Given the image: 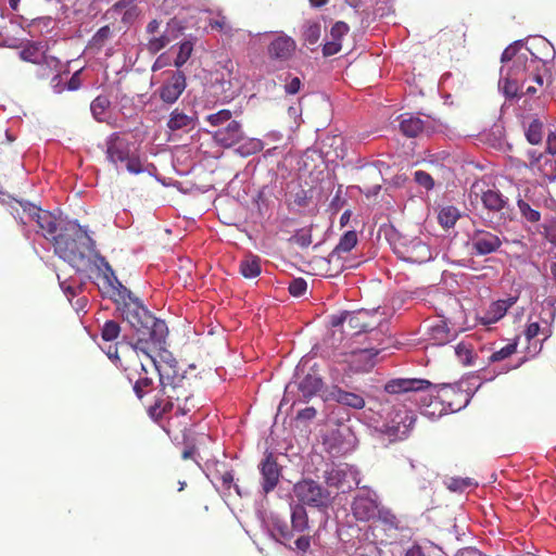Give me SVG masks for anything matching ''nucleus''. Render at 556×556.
Wrapping results in <instances>:
<instances>
[{"label": "nucleus", "instance_id": "obj_1", "mask_svg": "<svg viewBox=\"0 0 556 556\" xmlns=\"http://www.w3.org/2000/svg\"><path fill=\"white\" fill-rule=\"evenodd\" d=\"M105 271L103 278L113 291L114 301L124 321H126L137 333V340L130 344L134 351L146 353L151 359L154 353L162 349L168 329L164 320L154 317L139 301L134 296L116 277L111 265L101 260Z\"/></svg>", "mask_w": 556, "mask_h": 556}, {"label": "nucleus", "instance_id": "obj_2", "mask_svg": "<svg viewBox=\"0 0 556 556\" xmlns=\"http://www.w3.org/2000/svg\"><path fill=\"white\" fill-rule=\"evenodd\" d=\"M105 271L103 278L113 291L114 301L124 321H126L137 333V340L130 344L134 351L146 353L151 359L154 353L162 349L168 329L164 320L154 317L139 301L134 296L116 277L111 265L101 260Z\"/></svg>", "mask_w": 556, "mask_h": 556}, {"label": "nucleus", "instance_id": "obj_3", "mask_svg": "<svg viewBox=\"0 0 556 556\" xmlns=\"http://www.w3.org/2000/svg\"><path fill=\"white\" fill-rule=\"evenodd\" d=\"M521 47L522 41H515L501 56L504 65L501 68L498 88L509 99L517 98L521 81L531 79L539 87H542L544 81L542 72L545 71V63L529 49L519 52Z\"/></svg>", "mask_w": 556, "mask_h": 556}, {"label": "nucleus", "instance_id": "obj_4", "mask_svg": "<svg viewBox=\"0 0 556 556\" xmlns=\"http://www.w3.org/2000/svg\"><path fill=\"white\" fill-rule=\"evenodd\" d=\"M93 240L76 222H66L64 232L53 242L54 252L72 267L79 270L87 263L86 251L93 248Z\"/></svg>", "mask_w": 556, "mask_h": 556}, {"label": "nucleus", "instance_id": "obj_5", "mask_svg": "<svg viewBox=\"0 0 556 556\" xmlns=\"http://www.w3.org/2000/svg\"><path fill=\"white\" fill-rule=\"evenodd\" d=\"M365 343H351L344 362L353 374L368 372L376 363L378 354L386 349L382 330H374L366 337Z\"/></svg>", "mask_w": 556, "mask_h": 556}, {"label": "nucleus", "instance_id": "obj_6", "mask_svg": "<svg viewBox=\"0 0 556 556\" xmlns=\"http://www.w3.org/2000/svg\"><path fill=\"white\" fill-rule=\"evenodd\" d=\"M14 217L25 227L28 223L35 222L38 226V233L46 239L55 241L59 238L58 231L64 232L66 223L56 217L49 211H43L40 207L29 202H18V206L14 207Z\"/></svg>", "mask_w": 556, "mask_h": 556}, {"label": "nucleus", "instance_id": "obj_7", "mask_svg": "<svg viewBox=\"0 0 556 556\" xmlns=\"http://www.w3.org/2000/svg\"><path fill=\"white\" fill-rule=\"evenodd\" d=\"M106 159L118 167V163H125L126 169L131 174H140L143 172L141 162L138 156L131 153L130 142L119 132H113L105 141Z\"/></svg>", "mask_w": 556, "mask_h": 556}, {"label": "nucleus", "instance_id": "obj_8", "mask_svg": "<svg viewBox=\"0 0 556 556\" xmlns=\"http://www.w3.org/2000/svg\"><path fill=\"white\" fill-rule=\"evenodd\" d=\"M369 317L368 312L359 311V312H344L339 316H332L331 325L333 327L341 326L342 331L348 336H351V343H365L368 340L367 336L376 328H369V324L367 319Z\"/></svg>", "mask_w": 556, "mask_h": 556}, {"label": "nucleus", "instance_id": "obj_9", "mask_svg": "<svg viewBox=\"0 0 556 556\" xmlns=\"http://www.w3.org/2000/svg\"><path fill=\"white\" fill-rule=\"evenodd\" d=\"M160 26L161 23L157 20H152L146 28L147 34L149 35L147 50L153 54L157 53L172 41L177 39L184 30L181 22L177 18H170L163 30L160 29Z\"/></svg>", "mask_w": 556, "mask_h": 556}, {"label": "nucleus", "instance_id": "obj_10", "mask_svg": "<svg viewBox=\"0 0 556 556\" xmlns=\"http://www.w3.org/2000/svg\"><path fill=\"white\" fill-rule=\"evenodd\" d=\"M293 493L300 503L316 508H327L333 500L329 490L312 479H304L295 483Z\"/></svg>", "mask_w": 556, "mask_h": 556}, {"label": "nucleus", "instance_id": "obj_11", "mask_svg": "<svg viewBox=\"0 0 556 556\" xmlns=\"http://www.w3.org/2000/svg\"><path fill=\"white\" fill-rule=\"evenodd\" d=\"M545 201L544 193L534 186L525 188L523 193L517 197V206L521 218L530 224H538L541 220V208Z\"/></svg>", "mask_w": 556, "mask_h": 556}, {"label": "nucleus", "instance_id": "obj_12", "mask_svg": "<svg viewBox=\"0 0 556 556\" xmlns=\"http://www.w3.org/2000/svg\"><path fill=\"white\" fill-rule=\"evenodd\" d=\"M328 486L336 488L345 493L359 483L358 470L348 464H340L327 469L324 475Z\"/></svg>", "mask_w": 556, "mask_h": 556}, {"label": "nucleus", "instance_id": "obj_13", "mask_svg": "<svg viewBox=\"0 0 556 556\" xmlns=\"http://www.w3.org/2000/svg\"><path fill=\"white\" fill-rule=\"evenodd\" d=\"M528 163L523 162L522 166L529 168L533 175L538 176L542 181H556V157L538 152L534 149L527 152Z\"/></svg>", "mask_w": 556, "mask_h": 556}, {"label": "nucleus", "instance_id": "obj_14", "mask_svg": "<svg viewBox=\"0 0 556 556\" xmlns=\"http://www.w3.org/2000/svg\"><path fill=\"white\" fill-rule=\"evenodd\" d=\"M379 507L377 493L369 489L359 492L352 503L353 515L357 520L368 521L376 517Z\"/></svg>", "mask_w": 556, "mask_h": 556}, {"label": "nucleus", "instance_id": "obj_15", "mask_svg": "<svg viewBox=\"0 0 556 556\" xmlns=\"http://www.w3.org/2000/svg\"><path fill=\"white\" fill-rule=\"evenodd\" d=\"M469 242L473 254L483 256L496 252L501 245L500 237L484 229H476L469 236Z\"/></svg>", "mask_w": 556, "mask_h": 556}, {"label": "nucleus", "instance_id": "obj_16", "mask_svg": "<svg viewBox=\"0 0 556 556\" xmlns=\"http://www.w3.org/2000/svg\"><path fill=\"white\" fill-rule=\"evenodd\" d=\"M261 486L265 494L271 492L278 484L281 472L273 453H268L258 464Z\"/></svg>", "mask_w": 556, "mask_h": 556}, {"label": "nucleus", "instance_id": "obj_17", "mask_svg": "<svg viewBox=\"0 0 556 556\" xmlns=\"http://www.w3.org/2000/svg\"><path fill=\"white\" fill-rule=\"evenodd\" d=\"M187 87L186 76L181 71L175 72L155 93L167 105L174 104Z\"/></svg>", "mask_w": 556, "mask_h": 556}, {"label": "nucleus", "instance_id": "obj_18", "mask_svg": "<svg viewBox=\"0 0 556 556\" xmlns=\"http://www.w3.org/2000/svg\"><path fill=\"white\" fill-rule=\"evenodd\" d=\"M434 389V386L426 379L395 378L388 381L384 391L389 394H405Z\"/></svg>", "mask_w": 556, "mask_h": 556}, {"label": "nucleus", "instance_id": "obj_19", "mask_svg": "<svg viewBox=\"0 0 556 556\" xmlns=\"http://www.w3.org/2000/svg\"><path fill=\"white\" fill-rule=\"evenodd\" d=\"M295 49V41L281 33L269 43L267 53L270 60L283 63L292 58Z\"/></svg>", "mask_w": 556, "mask_h": 556}, {"label": "nucleus", "instance_id": "obj_20", "mask_svg": "<svg viewBox=\"0 0 556 556\" xmlns=\"http://www.w3.org/2000/svg\"><path fill=\"white\" fill-rule=\"evenodd\" d=\"M483 207L491 213H500L503 217L510 218L509 200L495 189H488L481 194Z\"/></svg>", "mask_w": 556, "mask_h": 556}, {"label": "nucleus", "instance_id": "obj_21", "mask_svg": "<svg viewBox=\"0 0 556 556\" xmlns=\"http://www.w3.org/2000/svg\"><path fill=\"white\" fill-rule=\"evenodd\" d=\"M242 126L237 121H230L224 128L214 132V140L225 147L230 148L243 139Z\"/></svg>", "mask_w": 556, "mask_h": 556}, {"label": "nucleus", "instance_id": "obj_22", "mask_svg": "<svg viewBox=\"0 0 556 556\" xmlns=\"http://www.w3.org/2000/svg\"><path fill=\"white\" fill-rule=\"evenodd\" d=\"M400 130L404 136L415 138L421 134H431L433 128L428 122L406 113L401 115Z\"/></svg>", "mask_w": 556, "mask_h": 556}, {"label": "nucleus", "instance_id": "obj_23", "mask_svg": "<svg viewBox=\"0 0 556 556\" xmlns=\"http://www.w3.org/2000/svg\"><path fill=\"white\" fill-rule=\"evenodd\" d=\"M330 397L338 404L353 409H362L365 407V399L361 394L345 391L338 387L331 390Z\"/></svg>", "mask_w": 556, "mask_h": 556}, {"label": "nucleus", "instance_id": "obj_24", "mask_svg": "<svg viewBox=\"0 0 556 556\" xmlns=\"http://www.w3.org/2000/svg\"><path fill=\"white\" fill-rule=\"evenodd\" d=\"M415 421L414 414L405 412V415L400 417L399 421L392 420V425L388 426V433L396 440H404L408 437Z\"/></svg>", "mask_w": 556, "mask_h": 556}, {"label": "nucleus", "instance_id": "obj_25", "mask_svg": "<svg viewBox=\"0 0 556 556\" xmlns=\"http://www.w3.org/2000/svg\"><path fill=\"white\" fill-rule=\"evenodd\" d=\"M323 379L317 374H307L298 384V390L304 401L315 396L323 388Z\"/></svg>", "mask_w": 556, "mask_h": 556}, {"label": "nucleus", "instance_id": "obj_26", "mask_svg": "<svg viewBox=\"0 0 556 556\" xmlns=\"http://www.w3.org/2000/svg\"><path fill=\"white\" fill-rule=\"evenodd\" d=\"M195 121L197 118L194 115H187L176 109L169 115L167 127L172 131H190L195 127Z\"/></svg>", "mask_w": 556, "mask_h": 556}, {"label": "nucleus", "instance_id": "obj_27", "mask_svg": "<svg viewBox=\"0 0 556 556\" xmlns=\"http://www.w3.org/2000/svg\"><path fill=\"white\" fill-rule=\"evenodd\" d=\"M46 46L41 42H28L20 51V58L25 62L41 64L45 60Z\"/></svg>", "mask_w": 556, "mask_h": 556}, {"label": "nucleus", "instance_id": "obj_28", "mask_svg": "<svg viewBox=\"0 0 556 556\" xmlns=\"http://www.w3.org/2000/svg\"><path fill=\"white\" fill-rule=\"evenodd\" d=\"M454 337L455 333L451 331L446 323L443 320L433 325L429 331V340L435 345H444L452 341Z\"/></svg>", "mask_w": 556, "mask_h": 556}, {"label": "nucleus", "instance_id": "obj_29", "mask_svg": "<svg viewBox=\"0 0 556 556\" xmlns=\"http://www.w3.org/2000/svg\"><path fill=\"white\" fill-rule=\"evenodd\" d=\"M401 257L412 263H421L430 260L431 254L428 245L419 240H415L412 241L410 248L407 250L406 254H403Z\"/></svg>", "mask_w": 556, "mask_h": 556}, {"label": "nucleus", "instance_id": "obj_30", "mask_svg": "<svg viewBox=\"0 0 556 556\" xmlns=\"http://www.w3.org/2000/svg\"><path fill=\"white\" fill-rule=\"evenodd\" d=\"M140 371L138 372V378L134 384V392L138 399H142L144 394H147L153 384V380L149 378L148 375V365L140 359L139 362Z\"/></svg>", "mask_w": 556, "mask_h": 556}, {"label": "nucleus", "instance_id": "obj_31", "mask_svg": "<svg viewBox=\"0 0 556 556\" xmlns=\"http://www.w3.org/2000/svg\"><path fill=\"white\" fill-rule=\"evenodd\" d=\"M291 526L293 533H303L308 530V517L303 505L296 504L291 506Z\"/></svg>", "mask_w": 556, "mask_h": 556}, {"label": "nucleus", "instance_id": "obj_32", "mask_svg": "<svg viewBox=\"0 0 556 556\" xmlns=\"http://www.w3.org/2000/svg\"><path fill=\"white\" fill-rule=\"evenodd\" d=\"M357 243V233L354 230L346 231L329 255V261L340 258L342 253L350 252Z\"/></svg>", "mask_w": 556, "mask_h": 556}, {"label": "nucleus", "instance_id": "obj_33", "mask_svg": "<svg viewBox=\"0 0 556 556\" xmlns=\"http://www.w3.org/2000/svg\"><path fill=\"white\" fill-rule=\"evenodd\" d=\"M165 341H166V339L164 340L162 349L154 353V357H152V359L146 353H143V355L146 356V358L149 362V364L157 371V374L160 376V382H161V384L163 386V389H164V393H167L166 388L168 386H172L173 381H172V379L169 377V374L166 372L165 366L162 365L161 363H159V361H157V357L161 356L162 353H166V351H165Z\"/></svg>", "mask_w": 556, "mask_h": 556}, {"label": "nucleus", "instance_id": "obj_34", "mask_svg": "<svg viewBox=\"0 0 556 556\" xmlns=\"http://www.w3.org/2000/svg\"><path fill=\"white\" fill-rule=\"evenodd\" d=\"M137 333L136 331L134 330V334L132 337L128 338V337H124V340L123 342H119V343H116L115 345H112L110 344L108 346V350L105 351V354L108 355V357L113 361L116 365L119 363L121 358H119V355H118V346L123 348L124 345L127 346V352L128 353H131V354H136V356H139L140 354L143 355V352L141 351H134L130 342L132 341H136L137 340Z\"/></svg>", "mask_w": 556, "mask_h": 556}, {"label": "nucleus", "instance_id": "obj_35", "mask_svg": "<svg viewBox=\"0 0 556 556\" xmlns=\"http://www.w3.org/2000/svg\"><path fill=\"white\" fill-rule=\"evenodd\" d=\"M270 534L276 541L283 544L293 538L292 530H290L288 525L279 518H273L270 525Z\"/></svg>", "mask_w": 556, "mask_h": 556}, {"label": "nucleus", "instance_id": "obj_36", "mask_svg": "<svg viewBox=\"0 0 556 556\" xmlns=\"http://www.w3.org/2000/svg\"><path fill=\"white\" fill-rule=\"evenodd\" d=\"M462 214L455 206L448 205L440 210L438 214L439 224L446 229L453 228Z\"/></svg>", "mask_w": 556, "mask_h": 556}, {"label": "nucleus", "instance_id": "obj_37", "mask_svg": "<svg viewBox=\"0 0 556 556\" xmlns=\"http://www.w3.org/2000/svg\"><path fill=\"white\" fill-rule=\"evenodd\" d=\"M40 66V76L41 77H48L50 72L54 73H67V70L65 68L61 61L53 56L45 53V60H42L41 64H38Z\"/></svg>", "mask_w": 556, "mask_h": 556}, {"label": "nucleus", "instance_id": "obj_38", "mask_svg": "<svg viewBox=\"0 0 556 556\" xmlns=\"http://www.w3.org/2000/svg\"><path fill=\"white\" fill-rule=\"evenodd\" d=\"M240 273L245 278H255L261 274V260L258 256L250 255L241 261Z\"/></svg>", "mask_w": 556, "mask_h": 556}, {"label": "nucleus", "instance_id": "obj_39", "mask_svg": "<svg viewBox=\"0 0 556 556\" xmlns=\"http://www.w3.org/2000/svg\"><path fill=\"white\" fill-rule=\"evenodd\" d=\"M321 25L319 22L307 21L302 28V37L306 45H316L320 38Z\"/></svg>", "mask_w": 556, "mask_h": 556}, {"label": "nucleus", "instance_id": "obj_40", "mask_svg": "<svg viewBox=\"0 0 556 556\" xmlns=\"http://www.w3.org/2000/svg\"><path fill=\"white\" fill-rule=\"evenodd\" d=\"M193 47H194V39H192V38L185 39L184 41H181L179 43L177 56L174 60V65L177 68H180L181 66H184L187 63V61L190 59V56L193 52Z\"/></svg>", "mask_w": 556, "mask_h": 556}, {"label": "nucleus", "instance_id": "obj_41", "mask_svg": "<svg viewBox=\"0 0 556 556\" xmlns=\"http://www.w3.org/2000/svg\"><path fill=\"white\" fill-rule=\"evenodd\" d=\"M111 102L106 96H98L90 104L92 116L98 121L102 122L105 118V113L110 108Z\"/></svg>", "mask_w": 556, "mask_h": 556}, {"label": "nucleus", "instance_id": "obj_42", "mask_svg": "<svg viewBox=\"0 0 556 556\" xmlns=\"http://www.w3.org/2000/svg\"><path fill=\"white\" fill-rule=\"evenodd\" d=\"M526 137L531 144L540 143L543 138V124L538 119L532 121L526 130Z\"/></svg>", "mask_w": 556, "mask_h": 556}, {"label": "nucleus", "instance_id": "obj_43", "mask_svg": "<svg viewBox=\"0 0 556 556\" xmlns=\"http://www.w3.org/2000/svg\"><path fill=\"white\" fill-rule=\"evenodd\" d=\"M121 327L115 320H106L101 329V337L104 341L111 342L118 338Z\"/></svg>", "mask_w": 556, "mask_h": 556}, {"label": "nucleus", "instance_id": "obj_44", "mask_svg": "<svg viewBox=\"0 0 556 556\" xmlns=\"http://www.w3.org/2000/svg\"><path fill=\"white\" fill-rule=\"evenodd\" d=\"M510 303L507 301H497L490 306L488 323H494L501 319L507 312Z\"/></svg>", "mask_w": 556, "mask_h": 556}, {"label": "nucleus", "instance_id": "obj_45", "mask_svg": "<svg viewBox=\"0 0 556 556\" xmlns=\"http://www.w3.org/2000/svg\"><path fill=\"white\" fill-rule=\"evenodd\" d=\"M232 117V114L229 110H220L217 113H213L206 116V122L213 126L218 127L224 124H228Z\"/></svg>", "mask_w": 556, "mask_h": 556}, {"label": "nucleus", "instance_id": "obj_46", "mask_svg": "<svg viewBox=\"0 0 556 556\" xmlns=\"http://www.w3.org/2000/svg\"><path fill=\"white\" fill-rule=\"evenodd\" d=\"M455 354L462 364H464V365H472L473 364L472 349H471L470 344L460 342L455 348Z\"/></svg>", "mask_w": 556, "mask_h": 556}, {"label": "nucleus", "instance_id": "obj_47", "mask_svg": "<svg viewBox=\"0 0 556 556\" xmlns=\"http://www.w3.org/2000/svg\"><path fill=\"white\" fill-rule=\"evenodd\" d=\"M516 350H517V343L510 342V343L506 344L504 348H502L501 350L493 352L489 356V361L492 363H495V362L506 359L507 357L513 355L516 352Z\"/></svg>", "mask_w": 556, "mask_h": 556}, {"label": "nucleus", "instance_id": "obj_48", "mask_svg": "<svg viewBox=\"0 0 556 556\" xmlns=\"http://www.w3.org/2000/svg\"><path fill=\"white\" fill-rule=\"evenodd\" d=\"M376 517H378V519L382 523L387 525L389 528H394V529L397 528V525H399L397 518L390 509H388L386 507H378Z\"/></svg>", "mask_w": 556, "mask_h": 556}, {"label": "nucleus", "instance_id": "obj_49", "mask_svg": "<svg viewBox=\"0 0 556 556\" xmlns=\"http://www.w3.org/2000/svg\"><path fill=\"white\" fill-rule=\"evenodd\" d=\"M290 241L298 244L301 248H307L312 243V233L308 229L298 230L291 238Z\"/></svg>", "mask_w": 556, "mask_h": 556}, {"label": "nucleus", "instance_id": "obj_50", "mask_svg": "<svg viewBox=\"0 0 556 556\" xmlns=\"http://www.w3.org/2000/svg\"><path fill=\"white\" fill-rule=\"evenodd\" d=\"M414 180L426 190H431L434 187L433 178L424 170H416L414 173Z\"/></svg>", "mask_w": 556, "mask_h": 556}, {"label": "nucleus", "instance_id": "obj_51", "mask_svg": "<svg viewBox=\"0 0 556 556\" xmlns=\"http://www.w3.org/2000/svg\"><path fill=\"white\" fill-rule=\"evenodd\" d=\"M349 25L344 22H337L330 30L331 40L341 42L342 38L349 33Z\"/></svg>", "mask_w": 556, "mask_h": 556}, {"label": "nucleus", "instance_id": "obj_52", "mask_svg": "<svg viewBox=\"0 0 556 556\" xmlns=\"http://www.w3.org/2000/svg\"><path fill=\"white\" fill-rule=\"evenodd\" d=\"M112 31L110 26L105 25L101 27L92 37V45L97 48H101L105 41L110 38Z\"/></svg>", "mask_w": 556, "mask_h": 556}, {"label": "nucleus", "instance_id": "obj_53", "mask_svg": "<svg viewBox=\"0 0 556 556\" xmlns=\"http://www.w3.org/2000/svg\"><path fill=\"white\" fill-rule=\"evenodd\" d=\"M307 289V282L303 278H295L289 285V292L293 296H302Z\"/></svg>", "mask_w": 556, "mask_h": 556}, {"label": "nucleus", "instance_id": "obj_54", "mask_svg": "<svg viewBox=\"0 0 556 556\" xmlns=\"http://www.w3.org/2000/svg\"><path fill=\"white\" fill-rule=\"evenodd\" d=\"M208 25L213 29H217L219 31H229L230 27L228 26L227 18L223 15H218L217 17L210 18Z\"/></svg>", "mask_w": 556, "mask_h": 556}, {"label": "nucleus", "instance_id": "obj_55", "mask_svg": "<svg viewBox=\"0 0 556 556\" xmlns=\"http://www.w3.org/2000/svg\"><path fill=\"white\" fill-rule=\"evenodd\" d=\"M471 480L470 479H462V478H452L447 484V488L451 491H464L466 488L470 486Z\"/></svg>", "mask_w": 556, "mask_h": 556}, {"label": "nucleus", "instance_id": "obj_56", "mask_svg": "<svg viewBox=\"0 0 556 556\" xmlns=\"http://www.w3.org/2000/svg\"><path fill=\"white\" fill-rule=\"evenodd\" d=\"M63 73H55L51 78V88L55 93H62L66 90V83L62 78Z\"/></svg>", "mask_w": 556, "mask_h": 556}, {"label": "nucleus", "instance_id": "obj_57", "mask_svg": "<svg viewBox=\"0 0 556 556\" xmlns=\"http://www.w3.org/2000/svg\"><path fill=\"white\" fill-rule=\"evenodd\" d=\"M341 48V42L329 40L324 45L323 53L325 56H330L340 52Z\"/></svg>", "mask_w": 556, "mask_h": 556}, {"label": "nucleus", "instance_id": "obj_58", "mask_svg": "<svg viewBox=\"0 0 556 556\" xmlns=\"http://www.w3.org/2000/svg\"><path fill=\"white\" fill-rule=\"evenodd\" d=\"M81 70L76 71L70 80L66 83V90L75 91L78 90L81 86V79H80Z\"/></svg>", "mask_w": 556, "mask_h": 556}, {"label": "nucleus", "instance_id": "obj_59", "mask_svg": "<svg viewBox=\"0 0 556 556\" xmlns=\"http://www.w3.org/2000/svg\"><path fill=\"white\" fill-rule=\"evenodd\" d=\"M545 154L556 157V129L547 135Z\"/></svg>", "mask_w": 556, "mask_h": 556}, {"label": "nucleus", "instance_id": "obj_60", "mask_svg": "<svg viewBox=\"0 0 556 556\" xmlns=\"http://www.w3.org/2000/svg\"><path fill=\"white\" fill-rule=\"evenodd\" d=\"M220 480H222V485L225 488V489H230L231 486L235 488L236 492L238 494H240V490H239V486L233 483V475L231 471H226L224 472L222 476H220Z\"/></svg>", "mask_w": 556, "mask_h": 556}, {"label": "nucleus", "instance_id": "obj_61", "mask_svg": "<svg viewBox=\"0 0 556 556\" xmlns=\"http://www.w3.org/2000/svg\"><path fill=\"white\" fill-rule=\"evenodd\" d=\"M140 14V11L137 5L131 7L124 11L122 21L124 23H132Z\"/></svg>", "mask_w": 556, "mask_h": 556}, {"label": "nucleus", "instance_id": "obj_62", "mask_svg": "<svg viewBox=\"0 0 556 556\" xmlns=\"http://www.w3.org/2000/svg\"><path fill=\"white\" fill-rule=\"evenodd\" d=\"M173 406L172 403L167 402L164 405H162V402H156L153 406L150 407V414L152 416H161L162 414L166 413L168 409H170Z\"/></svg>", "mask_w": 556, "mask_h": 556}, {"label": "nucleus", "instance_id": "obj_63", "mask_svg": "<svg viewBox=\"0 0 556 556\" xmlns=\"http://www.w3.org/2000/svg\"><path fill=\"white\" fill-rule=\"evenodd\" d=\"M170 64L169 56L166 53H162L157 56L152 65V71L156 72Z\"/></svg>", "mask_w": 556, "mask_h": 556}, {"label": "nucleus", "instance_id": "obj_64", "mask_svg": "<svg viewBox=\"0 0 556 556\" xmlns=\"http://www.w3.org/2000/svg\"><path fill=\"white\" fill-rule=\"evenodd\" d=\"M301 87V80L299 77L291 78L290 81H288L285 86V90L289 94H295Z\"/></svg>", "mask_w": 556, "mask_h": 556}]
</instances>
